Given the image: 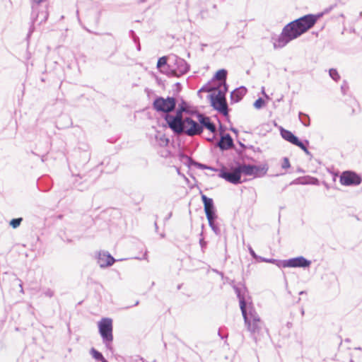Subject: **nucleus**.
Listing matches in <instances>:
<instances>
[{
  "label": "nucleus",
  "instance_id": "nucleus-18",
  "mask_svg": "<svg viewBox=\"0 0 362 362\" xmlns=\"http://www.w3.org/2000/svg\"><path fill=\"white\" fill-rule=\"evenodd\" d=\"M115 261V259L109 252L104 251L99 252L98 263L100 267L105 268L112 266Z\"/></svg>",
  "mask_w": 362,
  "mask_h": 362
},
{
  "label": "nucleus",
  "instance_id": "nucleus-15",
  "mask_svg": "<svg viewBox=\"0 0 362 362\" xmlns=\"http://www.w3.org/2000/svg\"><path fill=\"white\" fill-rule=\"evenodd\" d=\"M39 4H36L33 1L32 5L33 11L31 13V20L33 23L39 21V23L41 24L47 21L48 18V12L47 11H37V6Z\"/></svg>",
  "mask_w": 362,
  "mask_h": 362
},
{
  "label": "nucleus",
  "instance_id": "nucleus-5",
  "mask_svg": "<svg viewBox=\"0 0 362 362\" xmlns=\"http://www.w3.org/2000/svg\"><path fill=\"white\" fill-rule=\"evenodd\" d=\"M98 329L105 347L107 349L111 350V344L113 341L112 320L109 317L102 318V320L98 322Z\"/></svg>",
  "mask_w": 362,
  "mask_h": 362
},
{
  "label": "nucleus",
  "instance_id": "nucleus-38",
  "mask_svg": "<svg viewBox=\"0 0 362 362\" xmlns=\"http://www.w3.org/2000/svg\"><path fill=\"white\" fill-rule=\"evenodd\" d=\"M290 166H291V165H290V161H289L288 158L286 157H284L283 158V162L281 163V168L283 169H287V168H290Z\"/></svg>",
  "mask_w": 362,
  "mask_h": 362
},
{
  "label": "nucleus",
  "instance_id": "nucleus-7",
  "mask_svg": "<svg viewBox=\"0 0 362 362\" xmlns=\"http://www.w3.org/2000/svg\"><path fill=\"white\" fill-rule=\"evenodd\" d=\"M218 176L233 185H238L243 182L241 173L238 164L236 167L231 168V171H229L226 167L221 168L219 170Z\"/></svg>",
  "mask_w": 362,
  "mask_h": 362
},
{
  "label": "nucleus",
  "instance_id": "nucleus-29",
  "mask_svg": "<svg viewBox=\"0 0 362 362\" xmlns=\"http://www.w3.org/2000/svg\"><path fill=\"white\" fill-rule=\"evenodd\" d=\"M90 353L92 357L95 358L96 361H101L104 358V356L102 354V353L96 350L95 348H91Z\"/></svg>",
  "mask_w": 362,
  "mask_h": 362
},
{
  "label": "nucleus",
  "instance_id": "nucleus-59",
  "mask_svg": "<svg viewBox=\"0 0 362 362\" xmlns=\"http://www.w3.org/2000/svg\"><path fill=\"white\" fill-rule=\"evenodd\" d=\"M101 362H108L105 358L101 361Z\"/></svg>",
  "mask_w": 362,
  "mask_h": 362
},
{
  "label": "nucleus",
  "instance_id": "nucleus-52",
  "mask_svg": "<svg viewBox=\"0 0 362 362\" xmlns=\"http://www.w3.org/2000/svg\"><path fill=\"white\" fill-rule=\"evenodd\" d=\"M238 144H239V145H240L242 148H247V146H246L244 144H243L241 141H238Z\"/></svg>",
  "mask_w": 362,
  "mask_h": 362
},
{
  "label": "nucleus",
  "instance_id": "nucleus-27",
  "mask_svg": "<svg viewBox=\"0 0 362 362\" xmlns=\"http://www.w3.org/2000/svg\"><path fill=\"white\" fill-rule=\"evenodd\" d=\"M298 117L300 121V122L305 126V127H309L310 125V117L308 115L303 113L302 112H299L298 113Z\"/></svg>",
  "mask_w": 362,
  "mask_h": 362
},
{
  "label": "nucleus",
  "instance_id": "nucleus-3",
  "mask_svg": "<svg viewBox=\"0 0 362 362\" xmlns=\"http://www.w3.org/2000/svg\"><path fill=\"white\" fill-rule=\"evenodd\" d=\"M184 106L185 103H180L175 111V115H173L170 114H166L163 117L165 121L168 124V127L175 134H180L183 132V124L185 122V118L182 117V113H184V111H185Z\"/></svg>",
  "mask_w": 362,
  "mask_h": 362
},
{
  "label": "nucleus",
  "instance_id": "nucleus-32",
  "mask_svg": "<svg viewBox=\"0 0 362 362\" xmlns=\"http://www.w3.org/2000/svg\"><path fill=\"white\" fill-rule=\"evenodd\" d=\"M329 75L334 81H338L340 79V76L335 69H330L329 70Z\"/></svg>",
  "mask_w": 362,
  "mask_h": 362
},
{
  "label": "nucleus",
  "instance_id": "nucleus-24",
  "mask_svg": "<svg viewBox=\"0 0 362 362\" xmlns=\"http://www.w3.org/2000/svg\"><path fill=\"white\" fill-rule=\"evenodd\" d=\"M268 165L267 164H264L263 165H255V177H262L265 175L268 171Z\"/></svg>",
  "mask_w": 362,
  "mask_h": 362
},
{
  "label": "nucleus",
  "instance_id": "nucleus-49",
  "mask_svg": "<svg viewBox=\"0 0 362 362\" xmlns=\"http://www.w3.org/2000/svg\"><path fill=\"white\" fill-rule=\"evenodd\" d=\"M230 130L233 133H234V134H235L236 135H238V129H237L236 128H235V127H230Z\"/></svg>",
  "mask_w": 362,
  "mask_h": 362
},
{
  "label": "nucleus",
  "instance_id": "nucleus-60",
  "mask_svg": "<svg viewBox=\"0 0 362 362\" xmlns=\"http://www.w3.org/2000/svg\"><path fill=\"white\" fill-rule=\"evenodd\" d=\"M140 360H141L142 362H144V361H144V358H142V357H141V358H140Z\"/></svg>",
  "mask_w": 362,
  "mask_h": 362
},
{
  "label": "nucleus",
  "instance_id": "nucleus-61",
  "mask_svg": "<svg viewBox=\"0 0 362 362\" xmlns=\"http://www.w3.org/2000/svg\"><path fill=\"white\" fill-rule=\"evenodd\" d=\"M303 293H305V291H300V292L299 293V294H300V295H302V294H303Z\"/></svg>",
  "mask_w": 362,
  "mask_h": 362
},
{
  "label": "nucleus",
  "instance_id": "nucleus-6",
  "mask_svg": "<svg viewBox=\"0 0 362 362\" xmlns=\"http://www.w3.org/2000/svg\"><path fill=\"white\" fill-rule=\"evenodd\" d=\"M176 99L174 97L168 96L164 98L161 96L156 97L153 102V108L158 112L169 114L176 107Z\"/></svg>",
  "mask_w": 362,
  "mask_h": 362
},
{
  "label": "nucleus",
  "instance_id": "nucleus-50",
  "mask_svg": "<svg viewBox=\"0 0 362 362\" xmlns=\"http://www.w3.org/2000/svg\"><path fill=\"white\" fill-rule=\"evenodd\" d=\"M19 281H20V284H19V288H21V293H23V283L21 282V281L18 279H17Z\"/></svg>",
  "mask_w": 362,
  "mask_h": 362
},
{
  "label": "nucleus",
  "instance_id": "nucleus-53",
  "mask_svg": "<svg viewBox=\"0 0 362 362\" xmlns=\"http://www.w3.org/2000/svg\"><path fill=\"white\" fill-rule=\"evenodd\" d=\"M171 216H172V213L170 212V213L168 214V216L165 218V220H166V221H167V220H168V219L171 217Z\"/></svg>",
  "mask_w": 362,
  "mask_h": 362
},
{
  "label": "nucleus",
  "instance_id": "nucleus-34",
  "mask_svg": "<svg viewBox=\"0 0 362 362\" xmlns=\"http://www.w3.org/2000/svg\"><path fill=\"white\" fill-rule=\"evenodd\" d=\"M293 145L299 147L300 149H303V148H305V146H308L309 145V141L308 140H305L304 141H302L299 139V138L298 137V139H296V141H295V143L293 144Z\"/></svg>",
  "mask_w": 362,
  "mask_h": 362
},
{
  "label": "nucleus",
  "instance_id": "nucleus-19",
  "mask_svg": "<svg viewBox=\"0 0 362 362\" xmlns=\"http://www.w3.org/2000/svg\"><path fill=\"white\" fill-rule=\"evenodd\" d=\"M246 93L247 88L245 86L235 88L230 93L231 103L240 102Z\"/></svg>",
  "mask_w": 362,
  "mask_h": 362
},
{
  "label": "nucleus",
  "instance_id": "nucleus-22",
  "mask_svg": "<svg viewBox=\"0 0 362 362\" xmlns=\"http://www.w3.org/2000/svg\"><path fill=\"white\" fill-rule=\"evenodd\" d=\"M240 171L241 175L244 174L245 175H253L255 174L254 168L255 165H250V164H241L240 163H237Z\"/></svg>",
  "mask_w": 362,
  "mask_h": 362
},
{
  "label": "nucleus",
  "instance_id": "nucleus-57",
  "mask_svg": "<svg viewBox=\"0 0 362 362\" xmlns=\"http://www.w3.org/2000/svg\"><path fill=\"white\" fill-rule=\"evenodd\" d=\"M249 148H251V149H252V150H253V151H256V150L255 149V147H254L253 146H249Z\"/></svg>",
  "mask_w": 362,
  "mask_h": 362
},
{
  "label": "nucleus",
  "instance_id": "nucleus-11",
  "mask_svg": "<svg viewBox=\"0 0 362 362\" xmlns=\"http://www.w3.org/2000/svg\"><path fill=\"white\" fill-rule=\"evenodd\" d=\"M202 133V128L199 126V123L192 119L191 117H185L183 124V132L182 134H185L189 136H194L199 135Z\"/></svg>",
  "mask_w": 362,
  "mask_h": 362
},
{
  "label": "nucleus",
  "instance_id": "nucleus-62",
  "mask_svg": "<svg viewBox=\"0 0 362 362\" xmlns=\"http://www.w3.org/2000/svg\"><path fill=\"white\" fill-rule=\"evenodd\" d=\"M301 314L304 315V310L303 309L301 310Z\"/></svg>",
  "mask_w": 362,
  "mask_h": 362
},
{
  "label": "nucleus",
  "instance_id": "nucleus-48",
  "mask_svg": "<svg viewBox=\"0 0 362 362\" xmlns=\"http://www.w3.org/2000/svg\"><path fill=\"white\" fill-rule=\"evenodd\" d=\"M160 141H162V143H164L165 145H168L169 142V139L166 138H160Z\"/></svg>",
  "mask_w": 362,
  "mask_h": 362
},
{
  "label": "nucleus",
  "instance_id": "nucleus-17",
  "mask_svg": "<svg viewBox=\"0 0 362 362\" xmlns=\"http://www.w3.org/2000/svg\"><path fill=\"white\" fill-rule=\"evenodd\" d=\"M216 146L221 151H228L235 147L233 139L229 134L221 135Z\"/></svg>",
  "mask_w": 362,
  "mask_h": 362
},
{
  "label": "nucleus",
  "instance_id": "nucleus-28",
  "mask_svg": "<svg viewBox=\"0 0 362 362\" xmlns=\"http://www.w3.org/2000/svg\"><path fill=\"white\" fill-rule=\"evenodd\" d=\"M180 103H185V110L184 112L190 115H196V112H198L199 111L197 110H193L192 106L186 102L185 100L182 99Z\"/></svg>",
  "mask_w": 362,
  "mask_h": 362
},
{
  "label": "nucleus",
  "instance_id": "nucleus-4",
  "mask_svg": "<svg viewBox=\"0 0 362 362\" xmlns=\"http://www.w3.org/2000/svg\"><path fill=\"white\" fill-rule=\"evenodd\" d=\"M189 64L182 58L176 55L169 57L167 74L179 77L186 74L189 70Z\"/></svg>",
  "mask_w": 362,
  "mask_h": 362
},
{
  "label": "nucleus",
  "instance_id": "nucleus-16",
  "mask_svg": "<svg viewBox=\"0 0 362 362\" xmlns=\"http://www.w3.org/2000/svg\"><path fill=\"white\" fill-rule=\"evenodd\" d=\"M180 156V160L183 163H185V165H187L189 168H190L191 166H195L199 169H209V170H214V171H216L217 170L214 168H211V167H209L205 164H202V163H200L197 161H195L194 160H193L191 157H189L188 156L184 154V153H180L179 155Z\"/></svg>",
  "mask_w": 362,
  "mask_h": 362
},
{
  "label": "nucleus",
  "instance_id": "nucleus-39",
  "mask_svg": "<svg viewBox=\"0 0 362 362\" xmlns=\"http://www.w3.org/2000/svg\"><path fill=\"white\" fill-rule=\"evenodd\" d=\"M248 250H249V252L250 254V255L254 258L256 260H257L258 262H259V257H262L261 256H259L257 255L255 252L254 251V250L252 248L251 246H249L248 247Z\"/></svg>",
  "mask_w": 362,
  "mask_h": 362
},
{
  "label": "nucleus",
  "instance_id": "nucleus-2",
  "mask_svg": "<svg viewBox=\"0 0 362 362\" xmlns=\"http://www.w3.org/2000/svg\"><path fill=\"white\" fill-rule=\"evenodd\" d=\"M323 15L324 12L307 14L286 24L278 37L275 40L273 38L274 49L283 48L291 41L299 37L312 28Z\"/></svg>",
  "mask_w": 362,
  "mask_h": 362
},
{
  "label": "nucleus",
  "instance_id": "nucleus-12",
  "mask_svg": "<svg viewBox=\"0 0 362 362\" xmlns=\"http://www.w3.org/2000/svg\"><path fill=\"white\" fill-rule=\"evenodd\" d=\"M311 261L303 256H298L287 259L288 267L291 268H308L311 265Z\"/></svg>",
  "mask_w": 362,
  "mask_h": 362
},
{
  "label": "nucleus",
  "instance_id": "nucleus-26",
  "mask_svg": "<svg viewBox=\"0 0 362 362\" xmlns=\"http://www.w3.org/2000/svg\"><path fill=\"white\" fill-rule=\"evenodd\" d=\"M303 182H301L302 185H318L320 182L319 180L316 177L311 176H305L303 177Z\"/></svg>",
  "mask_w": 362,
  "mask_h": 362
},
{
  "label": "nucleus",
  "instance_id": "nucleus-35",
  "mask_svg": "<svg viewBox=\"0 0 362 362\" xmlns=\"http://www.w3.org/2000/svg\"><path fill=\"white\" fill-rule=\"evenodd\" d=\"M264 105H265V102H264V99H262V98H259L258 99H257L255 101L253 106L256 109H261L262 107H263V106Z\"/></svg>",
  "mask_w": 362,
  "mask_h": 362
},
{
  "label": "nucleus",
  "instance_id": "nucleus-31",
  "mask_svg": "<svg viewBox=\"0 0 362 362\" xmlns=\"http://www.w3.org/2000/svg\"><path fill=\"white\" fill-rule=\"evenodd\" d=\"M168 60H169V59H168L167 57L163 56L160 57L157 62V68L160 69L162 67H164L165 66H168Z\"/></svg>",
  "mask_w": 362,
  "mask_h": 362
},
{
  "label": "nucleus",
  "instance_id": "nucleus-8",
  "mask_svg": "<svg viewBox=\"0 0 362 362\" xmlns=\"http://www.w3.org/2000/svg\"><path fill=\"white\" fill-rule=\"evenodd\" d=\"M73 176L74 177V187L79 191H84L86 189L88 188V187L93 184L95 180V177L92 175V172L90 171L88 173L86 174H77L74 175L73 174Z\"/></svg>",
  "mask_w": 362,
  "mask_h": 362
},
{
  "label": "nucleus",
  "instance_id": "nucleus-33",
  "mask_svg": "<svg viewBox=\"0 0 362 362\" xmlns=\"http://www.w3.org/2000/svg\"><path fill=\"white\" fill-rule=\"evenodd\" d=\"M22 221H23V218H13L10 221L9 225L13 228H17L21 225Z\"/></svg>",
  "mask_w": 362,
  "mask_h": 362
},
{
  "label": "nucleus",
  "instance_id": "nucleus-37",
  "mask_svg": "<svg viewBox=\"0 0 362 362\" xmlns=\"http://www.w3.org/2000/svg\"><path fill=\"white\" fill-rule=\"evenodd\" d=\"M349 90V85L346 81H344L342 84L341 85V92L343 95H346Z\"/></svg>",
  "mask_w": 362,
  "mask_h": 362
},
{
  "label": "nucleus",
  "instance_id": "nucleus-23",
  "mask_svg": "<svg viewBox=\"0 0 362 362\" xmlns=\"http://www.w3.org/2000/svg\"><path fill=\"white\" fill-rule=\"evenodd\" d=\"M209 222V226L211 228V230L214 231V233L217 235H221V230L218 226V224L216 223V220L217 218V216H211L206 218Z\"/></svg>",
  "mask_w": 362,
  "mask_h": 362
},
{
  "label": "nucleus",
  "instance_id": "nucleus-30",
  "mask_svg": "<svg viewBox=\"0 0 362 362\" xmlns=\"http://www.w3.org/2000/svg\"><path fill=\"white\" fill-rule=\"evenodd\" d=\"M215 88L216 87L215 86H209V84H206L204 85V86H202L197 92V95L202 98V95H200V93L201 92H207V93H209V92H211L213 90H215Z\"/></svg>",
  "mask_w": 362,
  "mask_h": 362
},
{
  "label": "nucleus",
  "instance_id": "nucleus-56",
  "mask_svg": "<svg viewBox=\"0 0 362 362\" xmlns=\"http://www.w3.org/2000/svg\"><path fill=\"white\" fill-rule=\"evenodd\" d=\"M356 350H360V351H362V348L361 347H356L355 348Z\"/></svg>",
  "mask_w": 362,
  "mask_h": 362
},
{
  "label": "nucleus",
  "instance_id": "nucleus-42",
  "mask_svg": "<svg viewBox=\"0 0 362 362\" xmlns=\"http://www.w3.org/2000/svg\"><path fill=\"white\" fill-rule=\"evenodd\" d=\"M199 245L202 252H204L205 248L206 247L207 243L204 240V238H201L199 240Z\"/></svg>",
  "mask_w": 362,
  "mask_h": 362
},
{
  "label": "nucleus",
  "instance_id": "nucleus-55",
  "mask_svg": "<svg viewBox=\"0 0 362 362\" xmlns=\"http://www.w3.org/2000/svg\"><path fill=\"white\" fill-rule=\"evenodd\" d=\"M218 334L221 339L223 338V337L221 334L220 330L218 331Z\"/></svg>",
  "mask_w": 362,
  "mask_h": 362
},
{
  "label": "nucleus",
  "instance_id": "nucleus-43",
  "mask_svg": "<svg viewBox=\"0 0 362 362\" xmlns=\"http://www.w3.org/2000/svg\"><path fill=\"white\" fill-rule=\"evenodd\" d=\"M44 294L47 297L52 298L54 296V291L50 288H47L44 291Z\"/></svg>",
  "mask_w": 362,
  "mask_h": 362
},
{
  "label": "nucleus",
  "instance_id": "nucleus-13",
  "mask_svg": "<svg viewBox=\"0 0 362 362\" xmlns=\"http://www.w3.org/2000/svg\"><path fill=\"white\" fill-rule=\"evenodd\" d=\"M201 198L204 204V210L206 217L217 216L213 199L208 197L204 194H201Z\"/></svg>",
  "mask_w": 362,
  "mask_h": 362
},
{
  "label": "nucleus",
  "instance_id": "nucleus-21",
  "mask_svg": "<svg viewBox=\"0 0 362 362\" xmlns=\"http://www.w3.org/2000/svg\"><path fill=\"white\" fill-rule=\"evenodd\" d=\"M280 134L281 137L290 142L291 144H293L296 139H298V136H296L294 134H293L291 131L287 130L283 127H280Z\"/></svg>",
  "mask_w": 362,
  "mask_h": 362
},
{
  "label": "nucleus",
  "instance_id": "nucleus-47",
  "mask_svg": "<svg viewBox=\"0 0 362 362\" xmlns=\"http://www.w3.org/2000/svg\"><path fill=\"white\" fill-rule=\"evenodd\" d=\"M303 151L305 153L306 155L311 156V153L309 151L308 146L303 148Z\"/></svg>",
  "mask_w": 362,
  "mask_h": 362
},
{
  "label": "nucleus",
  "instance_id": "nucleus-9",
  "mask_svg": "<svg viewBox=\"0 0 362 362\" xmlns=\"http://www.w3.org/2000/svg\"><path fill=\"white\" fill-rule=\"evenodd\" d=\"M339 182L344 186H357L362 182V177L355 171L345 170L341 173Z\"/></svg>",
  "mask_w": 362,
  "mask_h": 362
},
{
  "label": "nucleus",
  "instance_id": "nucleus-25",
  "mask_svg": "<svg viewBox=\"0 0 362 362\" xmlns=\"http://www.w3.org/2000/svg\"><path fill=\"white\" fill-rule=\"evenodd\" d=\"M227 74L228 72L226 69H219L216 72L213 79L218 80L219 82H226Z\"/></svg>",
  "mask_w": 362,
  "mask_h": 362
},
{
  "label": "nucleus",
  "instance_id": "nucleus-45",
  "mask_svg": "<svg viewBox=\"0 0 362 362\" xmlns=\"http://www.w3.org/2000/svg\"><path fill=\"white\" fill-rule=\"evenodd\" d=\"M174 86H175V90H176L177 92H179V91H180V90H181L182 86H181L180 83H179V82L175 83Z\"/></svg>",
  "mask_w": 362,
  "mask_h": 362
},
{
  "label": "nucleus",
  "instance_id": "nucleus-63",
  "mask_svg": "<svg viewBox=\"0 0 362 362\" xmlns=\"http://www.w3.org/2000/svg\"><path fill=\"white\" fill-rule=\"evenodd\" d=\"M260 151L259 148H257L256 151Z\"/></svg>",
  "mask_w": 362,
  "mask_h": 362
},
{
  "label": "nucleus",
  "instance_id": "nucleus-41",
  "mask_svg": "<svg viewBox=\"0 0 362 362\" xmlns=\"http://www.w3.org/2000/svg\"><path fill=\"white\" fill-rule=\"evenodd\" d=\"M259 262H267V263H272L274 264L276 263V259H272V258H265V257H259Z\"/></svg>",
  "mask_w": 362,
  "mask_h": 362
},
{
  "label": "nucleus",
  "instance_id": "nucleus-36",
  "mask_svg": "<svg viewBox=\"0 0 362 362\" xmlns=\"http://www.w3.org/2000/svg\"><path fill=\"white\" fill-rule=\"evenodd\" d=\"M274 264L279 268L288 267L287 259H276V262L274 263Z\"/></svg>",
  "mask_w": 362,
  "mask_h": 362
},
{
  "label": "nucleus",
  "instance_id": "nucleus-46",
  "mask_svg": "<svg viewBox=\"0 0 362 362\" xmlns=\"http://www.w3.org/2000/svg\"><path fill=\"white\" fill-rule=\"evenodd\" d=\"M136 259H148V255H147V252L146 251L145 253L144 254L143 257H136Z\"/></svg>",
  "mask_w": 362,
  "mask_h": 362
},
{
  "label": "nucleus",
  "instance_id": "nucleus-58",
  "mask_svg": "<svg viewBox=\"0 0 362 362\" xmlns=\"http://www.w3.org/2000/svg\"><path fill=\"white\" fill-rule=\"evenodd\" d=\"M139 300L136 301V302H135V303H134V306L138 305H139Z\"/></svg>",
  "mask_w": 362,
  "mask_h": 362
},
{
  "label": "nucleus",
  "instance_id": "nucleus-64",
  "mask_svg": "<svg viewBox=\"0 0 362 362\" xmlns=\"http://www.w3.org/2000/svg\"><path fill=\"white\" fill-rule=\"evenodd\" d=\"M298 172H301V173H302V172H303V170H302L301 169H298Z\"/></svg>",
  "mask_w": 362,
  "mask_h": 362
},
{
  "label": "nucleus",
  "instance_id": "nucleus-14",
  "mask_svg": "<svg viewBox=\"0 0 362 362\" xmlns=\"http://www.w3.org/2000/svg\"><path fill=\"white\" fill-rule=\"evenodd\" d=\"M195 116L199 121V126L202 128V131L204 130V128L207 129L212 133H214L216 131V125L213 122H211L209 117L206 116L199 112H196Z\"/></svg>",
  "mask_w": 362,
  "mask_h": 362
},
{
  "label": "nucleus",
  "instance_id": "nucleus-40",
  "mask_svg": "<svg viewBox=\"0 0 362 362\" xmlns=\"http://www.w3.org/2000/svg\"><path fill=\"white\" fill-rule=\"evenodd\" d=\"M129 37L132 39L134 42H139V37L136 35L133 30H129Z\"/></svg>",
  "mask_w": 362,
  "mask_h": 362
},
{
  "label": "nucleus",
  "instance_id": "nucleus-10",
  "mask_svg": "<svg viewBox=\"0 0 362 362\" xmlns=\"http://www.w3.org/2000/svg\"><path fill=\"white\" fill-rule=\"evenodd\" d=\"M208 98L210 100L211 106L218 112L222 114L225 117L228 116V106L226 99L215 97V94H209Z\"/></svg>",
  "mask_w": 362,
  "mask_h": 362
},
{
  "label": "nucleus",
  "instance_id": "nucleus-54",
  "mask_svg": "<svg viewBox=\"0 0 362 362\" xmlns=\"http://www.w3.org/2000/svg\"><path fill=\"white\" fill-rule=\"evenodd\" d=\"M154 226H155L156 230H157L158 227V225H157L156 222H155Z\"/></svg>",
  "mask_w": 362,
  "mask_h": 362
},
{
  "label": "nucleus",
  "instance_id": "nucleus-20",
  "mask_svg": "<svg viewBox=\"0 0 362 362\" xmlns=\"http://www.w3.org/2000/svg\"><path fill=\"white\" fill-rule=\"evenodd\" d=\"M215 87V90L217 91V94L215 95V97L226 99V94L228 90V86L226 82H218Z\"/></svg>",
  "mask_w": 362,
  "mask_h": 362
},
{
  "label": "nucleus",
  "instance_id": "nucleus-1",
  "mask_svg": "<svg viewBox=\"0 0 362 362\" xmlns=\"http://www.w3.org/2000/svg\"><path fill=\"white\" fill-rule=\"evenodd\" d=\"M233 288L239 300L240 308L245 325L250 332V337L257 344L269 335L268 329L252 303L247 305L245 298V293L247 291L246 287L244 285H242L241 287L234 285Z\"/></svg>",
  "mask_w": 362,
  "mask_h": 362
},
{
  "label": "nucleus",
  "instance_id": "nucleus-51",
  "mask_svg": "<svg viewBox=\"0 0 362 362\" xmlns=\"http://www.w3.org/2000/svg\"><path fill=\"white\" fill-rule=\"evenodd\" d=\"M136 45V49L138 51H140L141 50V45H140V42L139 41V42H134Z\"/></svg>",
  "mask_w": 362,
  "mask_h": 362
},
{
  "label": "nucleus",
  "instance_id": "nucleus-44",
  "mask_svg": "<svg viewBox=\"0 0 362 362\" xmlns=\"http://www.w3.org/2000/svg\"><path fill=\"white\" fill-rule=\"evenodd\" d=\"M301 182H303V177H298V178L294 180L293 181H292L291 182L290 185H302Z\"/></svg>",
  "mask_w": 362,
  "mask_h": 362
}]
</instances>
